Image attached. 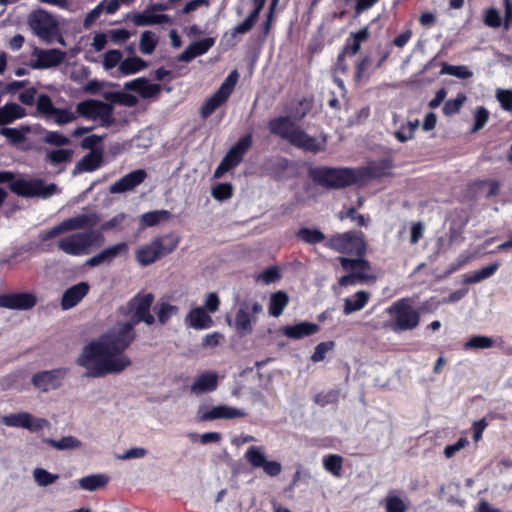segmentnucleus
I'll use <instances>...</instances> for the list:
<instances>
[{
    "instance_id": "nucleus-1",
    "label": "nucleus",
    "mask_w": 512,
    "mask_h": 512,
    "mask_svg": "<svg viewBox=\"0 0 512 512\" xmlns=\"http://www.w3.org/2000/svg\"><path fill=\"white\" fill-rule=\"evenodd\" d=\"M154 301L151 293L138 294L128 305V319L119 322L105 333L97 342L86 346L78 362L86 368L87 376L100 377L110 373H119L130 366V359L124 354L134 340L133 327L143 321L154 322L150 307Z\"/></svg>"
},
{
    "instance_id": "nucleus-2",
    "label": "nucleus",
    "mask_w": 512,
    "mask_h": 512,
    "mask_svg": "<svg viewBox=\"0 0 512 512\" xmlns=\"http://www.w3.org/2000/svg\"><path fill=\"white\" fill-rule=\"evenodd\" d=\"M268 127L272 134L287 140L293 146L304 151L316 153L325 147V138L318 141L310 137L289 117L274 118L269 122Z\"/></svg>"
},
{
    "instance_id": "nucleus-3",
    "label": "nucleus",
    "mask_w": 512,
    "mask_h": 512,
    "mask_svg": "<svg viewBox=\"0 0 512 512\" xmlns=\"http://www.w3.org/2000/svg\"><path fill=\"white\" fill-rule=\"evenodd\" d=\"M179 244V238L174 234L157 236L149 243L135 250V258L139 265L148 266L162 257L172 253Z\"/></svg>"
},
{
    "instance_id": "nucleus-4",
    "label": "nucleus",
    "mask_w": 512,
    "mask_h": 512,
    "mask_svg": "<svg viewBox=\"0 0 512 512\" xmlns=\"http://www.w3.org/2000/svg\"><path fill=\"white\" fill-rule=\"evenodd\" d=\"M103 243V236L99 232L87 231L69 234L61 237L58 248L64 253L72 256L87 255L95 245Z\"/></svg>"
},
{
    "instance_id": "nucleus-5",
    "label": "nucleus",
    "mask_w": 512,
    "mask_h": 512,
    "mask_svg": "<svg viewBox=\"0 0 512 512\" xmlns=\"http://www.w3.org/2000/svg\"><path fill=\"white\" fill-rule=\"evenodd\" d=\"M386 311L392 318L389 327L395 332L413 330L419 325L420 314L408 298L397 300Z\"/></svg>"
},
{
    "instance_id": "nucleus-6",
    "label": "nucleus",
    "mask_w": 512,
    "mask_h": 512,
    "mask_svg": "<svg viewBox=\"0 0 512 512\" xmlns=\"http://www.w3.org/2000/svg\"><path fill=\"white\" fill-rule=\"evenodd\" d=\"M311 179L325 187L342 188L357 180V173L349 168L316 167L309 171Z\"/></svg>"
},
{
    "instance_id": "nucleus-7",
    "label": "nucleus",
    "mask_w": 512,
    "mask_h": 512,
    "mask_svg": "<svg viewBox=\"0 0 512 512\" xmlns=\"http://www.w3.org/2000/svg\"><path fill=\"white\" fill-rule=\"evenodd\" d=\"M325 246L342 254L361 257L366 252V243L361 232L338 233L330 237Z\"/></svg>"
},
{
    "instance_id": "nucleus-8",
    "label": "nucleus",
    "mask_w": 512,
    "mask_h": 512,
    "mask_svg": "<svg viewBox=\"0 0 512 512\" xmlns=\"http://www.w3.org/2000/svg\"><path fill=\"white\" fill-rule=\"evenodd\" d=\"M10 189L19 196L24 197H42L47 198L57 193L58 188L55 184L51 183L46 185L44 181L40 179H32L26 177H20L18 179L12 178L8 180Z\"/></svg>"
},
{
    "instance_id": "nucleus-9",
    "label": "nucleus",
    "mask_w": 512,
    "mask_h": 512,
    "mask_svg": "<svg viewBox=\"0 0 512 512\" xmlns=\"http://www.w3.org/2000/svg\"><path fill=\"white\" fill-rule=\"evenodd\" d=\"M262 311V305L256 300H244L239 303L232 326L240 336H246L253 330L256 315ZM229 325L231 322L228 320Z\"/></svg>"
},
{
    "instance_id": "nucleus-10",
    "label": "nucleus",
    "mask_w": 512,
    "mask_h": 512,
    "mask_svg": "<svg viewBox=\"0 0 512 512\" xmlns=\"http://www.w3.org/2000/svg\"><path fill=\"white\" fill-rule=\"evenodd\" d=\"M76 116L82 115L88 119L98 121L102 126H109L113 123V108L111 104L89 99L77 104Z\"/></svg>"
},
{
    "instance_id": "nucleus-11",
    "label": "nucleus",
    "mask_w": 512,
    "mask_h": 512,
    "mask_svg": "<svg viewBox=\"0 0 512 512\" xmlns=\"http://www.w3.org/2000/svg\"><path fill=\"white\" fill-rule=\"evenodd\" d=\"M100 218L97 214H81L75 217L68 218L53 227L51 230L42 234V240L46 241L52 239L64 232L82 230V229H91L96 226L99 222Z\"/></svg>"
},
{
    "instance_id": "nucleus-12",
    "label": "nucleus",
    "mask_w": 512,
    "mask_h": 512,
    "mask_svg": "<svg viewBox=\"0 0 512 512\" xmlns=\"http://www.w3.org/2000/svg\"><path fill=\"white\" fill-rule=\"evenodd\" d=\"M239 80V73L233 70L224 80L220 88L206 100L201 108V114L204 118L211 115L217 108L223 105L232 94Z\"/></svg>"
},
{
    "instance_id": "nucleus-13",
    "label": "nucleus",
    "mask_w": 512,
    "mask_h": 512,
    "mask_svg": "<svg viewBox=\"0 0 512 512\" xmlns=\"http://www.w3.org/2000/svg\"><path fill=\"white\" fill-rule=\"evenodd\" d=\"M36 105L39 113L47 120L54 121L58 125L68 124L77 119L76 113L72 109L56 108L48 95H40L37 98Z\"/></svg>"
},
{
    "instance_id": "nucleus-14",
    "label": "nucleus",
    "mask_w": 512,
    "mask_h": 512,
    "mask_svg": "<svg viewBox=\"0 0 512 512\" xmlns=\"http://www.w3.org/2000/svg\"><path fill=\"white\" fill-rule=\"evenodd\" d=\"M29 25L34 33L45 41H52L58 33L56 20L45 11H36L29 17Z\"/></svg>"
},
{
    "instance_id": "nucleus-15",
    "label": "nucleus",
    "mask_w": 512,
    "mask_h": 512,
    "mask_svg": "<svg viewBox=\"0 0 512 512\" xmlns=\"http://www.w3.org/2000/svg\"><path fill=\"white\" fill-rule=\"evenodd\" d=\"M252 143L251 135L242 137L226 154L220 165L214 172L215 178L222 177L233 167L237 166Z\"/></svg>"
},
{
    "instance_id": "nucleus-16",
    "label": "nucleus",
    "mask_w": 512,
    "mask_h": 512,
    "mask_svg": "<svg viewBox=\"0 0 512 512\" xmlns=\"http://www.w3.org/2000/svg\"><path fill=\"white\" fill-rule=\"evenodd\" d=\"M245 416V412L227 405L208 406L201 405L197 411L199 422L214 421L218 419H235Z\"/></svg>"
},
{
    "instance_id": "nucleus-17",
    "label": "nucleus",
    "mask_w": 512,
    "mask_h": 512,
    "mask_svg": "<svg viewBox=\"0 0 512 512\" xmlns=\"http://www.w3.org/2000/svg\"><path fill=\"white\" fill-rule=\"evenodd\" d=\"M2 423L9 427H20L31 432H37L49 427V422L43 418H36L27 412L10 414L2 417Z\"/></svg>"
},
{
    "instance_id": "nucleus-18",
    "label": "nucleus",
    "mask_w": 512,
    "mask_h": 512,
    "mask_svg": "<svg viewBox=\"0 0 512 512\" xmlns=\"http://www.w3.org/2000/svg\"><path fill=\"white\" fill-rule=\"evenodd\" d=\"M36 296L29 292L0 295V307L27 310L35 306Z\"/></svg>"
},
{
    "instance_id": "nucleus-19",
    "label": "nucleus",
    "mask_w": 512,
    "mask_h": 512,
    "mask_svg": "<svg viewBox=\"0 0 512 512\" xmlns=\"http://www.w3.org/2000/svg\"><path fill=\"white\" fill-rule=\"evenodd\" d=\"M35 61L32 68H50L59 65L65 58V53L58 49L41 50L35 48L32 54Z\"/></svg>"
},
{
    "instance_id": "nucleus-20",
    "label": "nucleus",
    "mask_w": 512,
    "mask_h": 512,
    "mask_svg": "<svg viewBox=\"0 0 512 512\" xmlns=\"http://www.w3.org/2000/svg\"><path fill=\"white\" fill-rule=\"evenodd\" d=\"M129 252V246L126 242H120L113 246L107 247L97 255L87 260L88 266L94 267L103 263H111L118 256H126Z\"/></svg>"
},
{
    "instance_id": "nucleus-21",
    "label": "nucleus",
    "mask_w": 512,
    "mask_h": 512,
    "mask_svg": "<svg viewBox=\"0 0 512 512\" xmlns=\"http://www.w3.org/2000/svg\"><path fill=\"white\" fill-rule=\"evenodd\" d=\"M319 330L320 327L318 324L304 321L294 325L283 326L279 329V333L289 339L299 340L304 337L313 335Z\"/></svg>"
},
{
    "instance_id": "nucleus-22",
    "label": "nucleus",
    "mask_w": 512,
    "mask_h": 512,
    "mask_svg": "<svg viewBox=\"0 0 512 512\" xmlns=\"http://www.w3.org/2000/svg\"><path fill=\"white\" fill-rule=\"evenodd\" d=\"M146 176V172L142 169L132 171L115 182L110 187V192L115 194L133 190L136 186L140 185L145 180Z\"/></svg>"
},
{
    "instance_id": "nucleus-23",
    "label": "nucleus",
    "mask_w": 512,
    "mask_h": 512,
    "mask_svg": "<svg viewBox=\"0 0 512 512\" xmlns=\"http://www.w3.org/2000/svg\"><path fill=\"white\" fill-rule=\"evenodd\" d=\"M90 286L86 282H80L67 289L61 299V307L64 310L75 307L89 292Z\"/></svg>"
},
{
    "instance_id": "nucleus-24",
    "label": "nucleus",
    "mask_w": 512,
    "mask_h": 512,
    "mask_svg": "<svg viewBox=\"0 0 512 512\" xmlns=\"http://www.w3.org/2000/svg\"><path fill=\"white\" fill-rule=\"evenodd\" d=\"M64 370L45 371L34 375L32 381L35 387L42 391L54 389L60 385L61 379L64 377Z\"/></svg>"
},
{
    "instance_id": "nucleus-25",
    "label": "nucleus",
    "mask_w": 512,
    "mask_h": 512,
    "mask_svg": "<svg viewBox=\"0 0 512 512\" xmlns=\"http://www.w3.org/2000/svg\"><path fill=\"white\" fill-rule=\"evenodd\" d=\"M186 324L194 329L203 330L213 326V320L203 307L190 310L186 316Z\"/></svg>"
},
{
    "instance_id": "nucleus-26",
    "label": "nucleus",
    "mask_w": 512,
    "mask_h": 512,
    "mask_svg": "<svg viewBox=\"0 0 512 512\" xmlns=\"http://www.w3.org/2000/svg\"><path fill=\"white\" fill-rule=\"evenodd\" d=\"M218 375L215 372H204L196 377L191 386V392L200 395L212 392L217 388Z\"/></svg>"
},
{
    "instance_id": "nucleus-27",
    "label": "nucleus",
    "mask_w": 512,
    "mask_h": 512,
    "mask_svg": "<svg viewBox=\"0 0 512 512\" xmlns=\"http://www.w3.org/2000/svg\"><path fill=\"white\" fill-rule=\"evenodd\" d=\"M170 19L165 14H156L150 7L142 12L133 14L132 22L136 26H150L169 23Z\"/></svg>"
},
{
    "instance_id": "nucleus-28",
    "label": "nucleus",
    "mask_w": 512,
    "mask_h": 512,
    "mask_svg": "<svg viewBox=\"0 0 512 512\" xmlns=\"http://www.w3.org/2000/svg\"><path fill=\"white\" fill-rule=\"evenodd\" d=\"M125 88L139 93L143 98L154 97L161 90L159 84L151 83L150 81L144 78H138L130 82H127L125 84Z\"/></svg>"
},
{
    "instance_id": "nucleus-29",
    "label": "nucleus",
    "mask_w": 512,
    "mask_h": 512,
    "mask_svg": "<svg viewBox=\"0 0 512 512\" xmlns=\"http://www.w3.org/2000/svg\"><path fill=\"white\" fill-rule=\"evenodd\" d=\"M370 299V293L366 291H358L354 295L344 299L343 313L350 315L354 312L362 310Z\"/></svg>"
},
{
    "instance_id": "nucleus-30",
    "label": "nucleus",
    "mask_w": 512,
    "mask_h": 512,
    "mask_svg": "<svg viewBox=\"0 0 512 512\" xmlns=\"http://www.w3.org/2000/svg\"><path fill=\"white\" fill-rule=\"evenodd\" d=\"M289 303V297L284 291L272 293L268 303V313L273 317H279Z\"/></svg>"
},
{
    "instance_id": "nucleus-31",
    "label": "nucleus",
    "mask_w": 512,
    "mask_h": 512,
    "mask_svg": "<svg viewBox=\"0 0 512 512\" xmlns=\"http://www.w3.org/2000/svg\"><path fill=\"white\" fill-rule=\"evenodd\" d=\"M171 218V213L167 210H155L144 213L139 220L140 228L145 229L154 227L161 222H166Z\"/></svg>"
},
{
    "instance_id": "nucleus-32",
    "label": "nucleus",
    "mask_w": 512,
    "mask_h": 512,
    "mask_svg": "<svg viewBox=\"0 0 512 512\" xmlns=\"http://www.w3.org/2000/svg\"><path fill=\"white\" fill-rule=\"evenodd\" d=\"M348 274L342 276L338 280V284L340 286H354L356 284H363L368 282H373L375 280V276L372 273L367 272H356V271H347Z\"/></svg>"
},
{
    "instance_id": "nucleus-33",
    "label": "nucleus",
    "mask_w": 512,
    "mask_h": 512,
    "mask_svg": "<svg viewBox=\"0 0 512 512\" xmlns=\"http://www.w3.org/2000/svg\"><path fill=\"white\" fill-rule=\"evenodd\" d=\"M25 115V110L16 103H8L0 108V125L9 124Z\"/></svg>"
},
{
    "instance_id": "nucleus-34",
    "label": "nucleus",
    "mask_w": 512,
    "mask_h": 512,
    "mask_svg": "<svg viewBox=\"0 0 512 512\" xmlns=\"http://www.w3.org/2000/svg\"><path fill=\"white\" fill-rule=\"evenodd\" d=\"M109 482V477L105 474H93L79 479V487L87 491H95L103 488Z\"/></svg>"
},
{
    "instance_id": "nucleus-35",
    "label": "nucleus",
    "mask_w": 512,
    "mask_h": 512,
    "mask_svg": "<svg viewBox=\"0 0 512 512\" xmlns=\"http://www.w3.org/2000/svg\"><path fill=\"white\" fill-rule=\"evenodd\" d=\"M147 64L144 60H142L139 57H129L120 63V66L118 67V72L121 75H131L135 74L144 68H146Z\"/></svg>"
},
{
    "instance_id": "nucleus-36",
    "label": "nucleus",
    "mask_w": 512,
    "mask_h": 512,
    "mask_svg": "<svg viewBox=\"0 0 512 512\" xmlns=\"http://www.w3.org/2000/svg\"><path fill=\"white\" fill-rule=\"evenodd\" d=\"M101 163L102 153L100 151H91L77 164V169L81 172H92L99 168Z\"/></svg>"
},
{
    "instance_id": "nucleus-37",
    "label": "nucleus",
    "mask_w": 512,
    "mask_h": 512,
    "mask_svg": "<svg viewBox=\"0 0 512 512\" xmlns=\"http://www.w3.org/2000/svg\"><path fill=\"white\" fill-rule=\"evenodd\" d=\"M339 262L345 271H356V272H367L371 273V267L368 261L358 258L350 259L346 257H340Z\"/></svg>"
},
{
    "instance_id": "nucleus-38",
    "label": "nucleus",
    "mask_w": 512,
    "mask_h": 512,
    "mask_svg": "<svg viewBox=\"0 0 512 512\" xmlns=\"http://www.w3.org/2000/svg\"><path fill=\"white\" fill-rule=\"evenodd\" d=\"M498 267V263H492L486 267H483L480 270L474 271L473 273L467 275L464 281L467 284L478 283L482 280L491 277L497 271Z\"/></svg>"
},
{
    "instance_id": "nucleus-39",
    "label": "nucleus",
    "mask_w": 512,
    "mask_h": 512,
    "mask_svg": "<svg viewBox=\"0 0 512 512\" xmlns=\"http://www.w3.org/2000/svg\"><path fill=\"white\" fill-rule=\"evenodd\" d=\"M245 458L254 468H261L267 461L264 448L260 446L249 447L245 453Z\"/></svg>"
},
{
    "instance_id": "nucleus-40",
    "label": "nucleus",
    "mask_w": 512,
    "mask_h": 512,
    "mask_svg": "<svg viewBox=\"0 0 512 512\" xmlns=\"http://www.w3.org/2000/svg\"><path fill=\"white\" fill-rule=\"evenodd\" d=\"M383 502L386 512H406L408 509L405 501L400 498L395 491L389 492Z\"/></svg>"
},
{
    "instance_id": "nucleus-41",
    "label": "nucleus",
    "mask_w": 512,
    "mask_h": 512,
    "mask_svg": "<svg viewBox=\"0 0 512 512\" xmlns=\"http://www.w3.org/2000/svg\"><path fill=\"white\" fill-rule=\"evenodd\" d=\"M109 41V37L107 33L99 32L95 33L90 44V48L87 51L86 59L89 61H94V58L90 56L92 52H101L105 49Z\"/></svg>"
},
{
    "instance_id": "nucleus-42",
    "label": "nucleus",
    "mask_w": 512,
    "mask_h": 512,
    "mask_svg": "<svg viewBox=\"0 0 512 512\" xmlns=\"http://www.w3.org/2000/svg\"><path fill=\"white\" fill-rule=\"evenodd\" d=\"M158 43V37L151 31H144L140 37L139 49L143 54H151Z\"/></svg>"
},
{
    "instance_id": "nucleus-43",
    "label": "nucleus",
    "mask_w": 512,
    "mask_h": 512,
    "mask_svg": "<svg viewBox=\"0 0 512 512\" xmlns=\"http://www.w3.org/2000/svg\"><path fill=\"white\" fill-rule=\"evenodd\" d=\"M73 155L71 149H54L47 152V160L53 165L70 162Z\"/></svg>"
},
{
    "instance_id": "nucleus-44",
    "label": "nucleus",
    "mask_w": 512,
    "mask_h": 512,
    "mask_svg": "<svg viewBox=\"0 0 512 512\" xmlns=\"http://www.w3.org/2000/svg\"><path fill=\"white\" fill-rule=\"evenodd\" d=\"M324 468L336 477L341 475L343 458L339 455L331 454L323 458Z\"/></svg>"
},
{
    "instance_id": "nucleus-45",
    "label": "nucleus",
    "mask_w": 512,
    "mask_h": 512,
    "mask_svg": "<svg viewBox=\"0 0 512 512\" xmlns=\"http://www.w3.org/2000/svg\"><path fill=\"white\" fill-rule=\"evenodd\" d=\"M297 236L302 241L315 244L325 240V235L317 229L302 228L298 231Z\"/></svg>"
},
{
    "instance_id": "nucleus-46",
    "label": "nucleus",
    "mask_w": 512,
    "mask_h": 512,
    "mask_svg": "<svg viewBox=\"0 0 512 512\" xmlns=\"http://www.w3.org/2000/svg\"><path fill=\"white\" fill-rule=\"evenodd\" d=\"M156 309L159 321L161 323H165L168 319H170L173 315H175L178 312L177 306L172 305L164 300H161L157 304Z\"/></svg>"
},
{
    "instance_id": "nucleus-47",
    "label": "nucleus",
    "mask_w": 512,
    "mask_h": 512,
    "mask_svg": "<svg viewBox=\"0 0 512 512\" xmlns=\"http://www.w3.org/2000/svg\"><path fill=\"white\" fill-rule=\"evenodd\" d=\"M441 74H448L461 79H466L472 77L473 72L464 65L455 66L444 64L441 69Z\"/></svg>"
},
{
    "instance_id": "nucleus-48",
    "label": "nucleus",
    "mask_w": 512,
    "mask_h": 512,
    "mask_svg": "<svg viewBox=\"0 0 512 512\" xmlns=\"http://www.w3.org/2000/svg\"><path fill=\"white\" fill-rule=\"evenodd\" d=\"M46 442L58 450L78 448L81 445V442L73 436L63 437L60 440L47 439Z\"/></svg>"
},
{
    "instance_id": "nucleus-49",
    "label": "nucleus",
    "mask_w": 512,
    "mask_h": 512,
    "mask_svg": "<svg viewBox=\"0 0 512 512\" xmlns=\"http://www.w3.org/2000/svg\"><path fill=\"white\" fill-rule=\"evenodd\" d=\"M33 477L39 486H48L59 478L57 474H52L43 468H36L33 471Z\"/></svg>"
},
{
    "instance_id": "nucleus-50",
    "label": "nucleus",
    "mask_w": 512,
    "mask_h": 512,
    "mask_svg": "<svg viewBox=\"0 0 512 512\" xmlns=\"http://www.w3.org/2000/svg\"><path fill=\"white\" fill-rule=\"evenodd\" d=\"M494 344L492 338L487 336H473L465 344V349H485L490 348Z\"/></svg>"
},
{
    "instance_id": "nucleus-51",
    "label": "nucleus",
    "mask_w": 512,
    "mask_h": 512,
    "mask_svg": "<svg viewBox=\"0 0 512 512\" xmlns=\"http://www.w3.org/2000/svg\"><path fill=\"white\" fill-rule=\"evenodd\" d=\"M122 53L119 50H109L103 55V67L105 70H111L120 66L122 62Z\"/></svg>"
},
{
    "instance_id": "nucleus-52",
    "label": "nucleus",
    "mask_w": 512,
    "mask_h": 512,
    "mask_svg": "<svg viewBox=\"0 0 512 512\" xmlns=\"http://www.w3.org/2000/svg\"><path fill=\"white\" fill-rule=\"evenodd\" d=\"M259 15L257 11H252L242 23L232 30V35L245 34L250 31L257 22Z\"/></svg>"
},
{
    "instance_id": "nucleus-53",
    "label": "nucleus",
    "mask_w": 512,
    "mask_h": 512,
    "mask_svg": "<svg viewBox=\"0 0 512 512\" xmlns=\"http://www.w3.org/2000/svg\"><path fill=\"white\" fill-rule=\"evenodd\" d=\"M466 101V96L463 93H459L456 98L450 99L445 102L443 107V112L445 115H452L457 113L464 102Z\"/></svg>"
},
{
    "instance_id": "nucleus-54",
    "label": "nucleus",
    "mask_w": 512,
    "mask_h": 512,
    "mask_svg": "<svg viewBox=\"0 0 512 512\" xmlns=\"http://www.w3.org/2000/svg\"><path fill=\"white\" fill-rule=\"evenodd\" d=\"M232 186L228 183H219L212 188V196L217 200H226L232 196Z\"/></svg>"
},
{
    "instance_id": "nucleus-55",
    "label": "nucleus",
    "mask_w": 512,
    "mask_h": 512,
    "mask_svg": "<svg viewBox=\"0 0 512 512\" xmlns=\"http://www.w3.org/2000/svg\"><path fill=\"white\" fill-rule=\"evenodd\" d=\"M334 348V342L328 341V342H321L315 347V351L313 355L311 356V360L313 362H320L322 361L326 353L331 351Z\"/></svg>"
},
{
    "instance_id": "nucleus-56",
    "label": "nucleus",
    "mask_w": 512,
    "mask_h": 512,
    "mask_svg": "<svg viewBox=\"0 0 512 512\" xmlns=\"http://www.w3.org/2000/svg\"><path fill=\"white\" fill-rule=\"evenodd\" d=\"M214 42L215 41L213 38H205L197 42H194L189 46L191 47V50L193 51L194 55H196L197 57L205 54L214 45Z\"/></svg>"
},
{
    "instance_id": "nucleus-57",
    "label": "nucleus",
    "mask_w": 512,
    "mask_h": 512,
    "mask_svg": "<svg viewBox=\"0 0 512 512\" xmlns=\"http://www.w3.org/2000/svg\"><path fill=\"white\" fill-rule=\"evenodd\" d=\"M418 127V122H408L405 126H402L398 131L395 132L396 138L405 142L413 137L414 131Z\"/></svg>"
},
{
    "instance_id": "nucleus-58",
    "label": "nucleus",
    "mask_w": 512,
    "mask_h": 512,
    "mask_svg": "<svg viewBox=\"0 0 512 512\" xmlns=\"http://www.w3.org/2000/svg\"><path fill=\"white\" fill-rule=\"evenodd\" d=\"M484 23H485V25L492 27V28L500 27L501 16H500L498 10L495 8L487 9L484 14Z\"/></svg>"
},
{
    "instance_id": "nucleus-59",
    "label": "nucleus",
    "mask_w": 512,
    "mask_h": 512,
    "mask_svg": "<svg viewBox=\"0 0 512 512\" xmlns=\"http://www.w3.org/2000/svg\"><path fill=\"white\" fill-rule=\"evenodd\" d=\"M475 123L472 131L476 132L483 128L489 119V113L484 107H479L474 113Z\"/></svg>"
},
{
    "instance_id": "nucleus-60",
    "label": "nucleus",
    "mask_w": 512,
    "mask_h": 512,
    "mask_svg": "<svg viewBox=\"0 0 512 512\" xmlns=\"http://www.w3.org/2000/svg\"><path fill=\"white\" fill-rule=\"evenodd\" d=\"M496 98L500 102L501 107L506 111H512V91L498 89Z\"/></svg>"
},
{
    "instance_id": "nucleus-61",
    "label": "nucleus",
    "mask_w": 512,
    "mask_h": 512,
    "mask_svg": "<svg viewBox=\"0 0 512 512\" xmlns=\"http://www.w3.org/2000/svg\"><path fill=\"white\" fill-rule=\"evenodd\" d=\"M44 141L49 144H54L57 146L67 145L69 144L70 140L68 137L62 135L59 132H47L44 136Z\"/></svg>"
},
{
    "instance_id": "nucleus-62",
    "label": "nucleus",
    "mask_w": 512,
    "mask_h": 512,
    "mask_svg": "<svg viewBox=\"0 0 512 512\" xmlns=\"http://www.w3.org/2000/svg\"><path fill=\"white\" fill-rule=\"evenodd\" d=\"M220 300L216 293H209L204 301V309L207 313H215L219 309Z\"/></svg>"
},
{
    "instance_id": "nucleus-63",
    "label": "nucleus",
    "mask_w": 512,
    "mask_h": 512,
    "mask_svg": "<svg viewBox=\"0 0 512 512\" xmlns=\"http://www.w3.org/2000/svg\"><path fill=\"white\" fill-rule=\"evenodd\" d=\"M467 444H468V440L465 437H462L455 444L446 446L444 449V455L447 458H451L458 451L463 449Z\"/></svg>"
},
{
    "instance_id": "nucleus-64",
    "label": "nucleus",
    "mask_w": 512,
    "mask_h": 512,
    "mask_svg": "<svg viewBox=\"0 0 512 512\" xmlns=\"http://www.w3.org/2000/svg\"><path fill=\"white\" fill-rule=\"evenodd\" d=\"M110 40L116 43H123L130 37V33L126 29H113L107 33Z\"/></svg>"
}]
</instances>
